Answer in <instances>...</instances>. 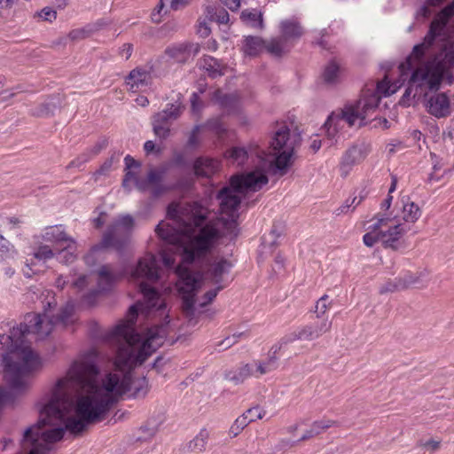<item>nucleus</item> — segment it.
<instances>
[{
	"instance_id": "72a5a7b5",
	"label": "nucleus",
	"mask_w": 454,
	"mask_h": 454,
	"mask_svg": "<svg viewBox=\"0 0 454 454\" xmlns=\"http://www.w3.org/2000/svg\"><path fill=\"white\" fill-rule=\"evenodd\" d=\"M333 301L327 294L321 296L315 304L313 312L317 318H324L325 314L332 308Z\"/></svg>"
},
{
	"instance_id": "5701e85b",
	"label": "nucleus",
	"mask_w": 454,
	"mask_h": 454,
	"mask_svg": "<svg viewBox=\"0 0 454 454\" xmlns=\"http://www.w3.org/2000/svg\"><path fill=\"white\" fill-rule=\"evenodd\" d=\"M182 109L180 105L171 104L166 109L155 114L153 121L170 126L171 122L180 116Z\"/></svg>"
},
{
	"instance_id": "09e8293b",
	"label": "nucleus",
	"mask_w": 454,
	"mask_h": 454,
	"mask_svg": "<svg viewBox=\"0 0 454 454\" xmlns=\"http://www.w3.org/2000/svg\"><path fill=\"white\" fill-rule=\"evenodd\" d=\"M403 290V285L399 283V278L394 281H387L380 288V294L394 293Z\"/></svg>"
},
{
	"instance_id": "dca6fc26",
	"label": "nucleus",
	"mask_w": 454,
	"mask_h": 454,
	"mask_svg": "<svg viewBox=\"0 0 454 454\" xmlns=\"http://www.w3.org/2000/svg\"><path fill=\"white\" fill-rule=\"evenodd\" d=\"M401 86V83H390L386 76L382 81L379 82L375 88H365L363 90L362 97L360 99L367 100L372 96H375L378 98L377 106L380 101L382 96L387 97L394 94L397 89Z\"/></svg>"
},
{
	"instance_id": "4c0bfd02",
	"label": "nucleus",
	"mask_w": 454,
	"mask_h": 454,
	"mask_svg": "<svg viewBox=\"0 0 454 454\" xmlns=\"http://www.w3.org/2000/svg\"><path fill=\"white\" fill-rule=\"evenodd\" d=\"M56 108L57 104L53 102L52 99H51L41 104L36 108L31 110V115L36 117L48 116L51 114Z\"/></svg>"
},
{
	"instance_id": "603ef678",
	"label": "nucleus",
	"mask_w": 454,
	"mask_h": 454,
	"mask_svg": "<svg viewBox=\"0 0 454 454\" xmlns=\"http://www.w3.org/2000/svg\"><path fill=\"white\" fill-rule=\"evenodd\" d=\"M54 255L52 249L49 246H41L35 253V257L39 260H47L52 258Z\"/></svg>"
},
{
	"instance_id": "052dcab7",
	"label": "nucleus",
	"mask_w": 454,
	"mask_h": 454,
	"mask_svg": "<svg viewBox=\"0 0 454 454\" xmlns=\"http://www.w3.org/2000/svg\"><path fill=\"white\" fill-rule=\"evenodd\" d=\"M136 180H137L136 174L132 172L130 169H126V173L122 181L123 187L129 188V184L136 183Z\"/></svg>"
},
{
	"instance_id": "774afa93",
	"label": "nucleus",
	"mask_w": 454,
	"mask_h": 454,
	"mask_svg": "<svg viewBox=\"0 0 454 454\" xmlns=\"http://www.w3.org/2000/svg\"><path fill=\"white\" fill-rule=\"evenodd\" d=\"M124 160H125L126 169H130L132 168L139 167V163L129 155H127L125 157Z\"/></svg>"
},
{
	"instance_id": "de8ad7c7",
	"label": "nucleus",
	"mask_w": 454,
	"mask_h": 454,
	"mask_svg": "<svg viewBox=\"0 0 454 454\" xmlns=\"http://www.w3.org/2000/svg\"><path fill=\"white\" fill-rule=\"evenodd\" d=\"M118 160V156L112 155L110 158L105 160V162L100 166V168L95 171L93 174L95 179L97 180L99 176L106 175L112 168L114 161Z\"/></svg>"
},
{
	"instance_id": "b1692460",
	"label": "nucleus",
	"mask_w": 454,
	"mask_h": 454,
	"mask_svg": "<svg viewBox=\"0 0 454 454\" xmlns=\"http://www.w3.org/2000/svg\"><path fill=\"white\" fill-rule=\"evenodd\" d=\"M231 263L226 259L215 262L208 270V275L215 285H221L224 274L229 273Z\"/></svg>"
},
{
	"instance_id": "f704fd0d",
	"label": "nucleus",
	"mask_w": 454,
	"mask_h": 454,
	"mask_svg": "<svg viewBox=\"0 0 454 454\" xmlns=\"http://www.w3.org/2000/svg\"><path fill=\"white\" fill-rule=\"evenodd\" d=\"M338 426V422L333 419H323L320 420L314 421L310 426L312 434L315 436L326 431L328 428Z\"/></svg>"
},
{
	"instance_id": "4d7b16f0",
	"label": "nucleus",
	"mask_w": 454,
	"mask_h": 454,
	"mask_svg": "<svg viewBox=\"0 0 454 454\" xmlns=\"http://www.w3.org/2000/svg\"><path fill=\"white\" fill-rule=\"evenodd\" d=\"M89 31L84 28H77L69 32L68 37L72 41L82 40L89 36Z\"/></svg>"
},
{
	"instance_id": "e2e57ef3",
	"label": "nucleus",
	"mask_w": 454,
	"mask_h": 454,
	"mask_svg": "<svg viewBox=\"0 0 454 454\" xmlns=\"http://www.w3.org/2000/svg\"><path fill=\"white\" fill-rule=\"evenodd\" d=\"M192 0H170V6L173 10H179L189 4Z\"/></svg>"
},
{
	"instance_id": "e433bc0d",
	"label": "nucleus",
	"mask_w": 454,
	"mask_h": 454,
	"mask_svg": "<svg viewBox=\"0 0 454 454\" xmlns=\"http://www.w3.org/2000/svg\"><path fill=\"white\" fill-rule=\"evenodd\" d=\"M371 231L364 234L363 237V240L365 246L372 247L377 242L381 243V238L380 235V231L378 230V218L376 217V222L370 226Z\"/></svg>"
},
{
	"instance_id": "423d86ee",
	"label": "nucleus",
	"mask_w": 454,
	"mask_h": 454,
	"mask_svg": "<svg viewBox=\"0 0 454 454\" xmlns=\"http://www.w3.org/2000/svg\"><path fill=\"white\" fill-rule=\"evenodd\" d=\"M378 98L372 96L367 100L359 99L355 104L347 105L342 109L333 112L324 127L329 140H336L339 133L346 127L354 126L356 121L362 126L377 108Z\"/></svg>"
},
{
	"instance_id": "473e14b6",
	"label": "nucleus",
	"mask_w": 454,
	"mask_h": 454,
	"mask_svg": "<svg viewBox=\"0 0 454 454\" xmlns=\"http://www.w3.org/2000/svg\"><path fill=\"white\" fill-rule=\"evenodd\" d=\"M209 437L207 429H201L200 433L188 443V449L196 453H201L205 450Z\"/></svg>"
},
{
	"instance_id": "9b49d317",
	"label": "nucleus",
	"mask_w": 454,
	"mask_h": 454,
	"mask_svg": "<svg viewBox=\"0 0 454 454\" xmlns=\"http://www.w3.org/2000/svg\"><path fill=\"white\" fill-rule=\"evenodd\" d=\"M370 152V145L365 143L354 144L350 146L341 158L340 168L342 175H348L350 168L364 160Z\"/></svg>"
},
{
	"instance_id": "a211bd4d",
	"label": "nucleus",
	"mask_w": 454,
	"mask_h": 454,
	"mask_svg": "<svg viewBox=\"0 0 454 454\" xmlns=\"http://www.w3.org/2000/svg\"><path fill=\"white\" fill-rule=\"evenodd\" d=\"M220 167V162L212 158L200 157L193 164L194 173L198 176L210 177Z\"/></svg>"
},
{
	"instance_id": "4468645a",
	"label": "nucleus",
	"mask_w": 454,
	"mask_h": 454,
	"mask_svg": "<svg viewBox=\"0 0 454 454\" xmlns=\"http://www.w3.org/2000/svg\"><path fill=\"white\" fill-rule=\"evenodd\" d=\"M42 238L44 241L55 243L59 247L67 244V249H74V239L66 233L62 225L46 227Z\"/></svg>"
},
{
	"instance_id": "6e6552de",
	"label": "nucleus",
	"mask_w": 454,
	"mask_h": 454,
	"mask_svg": "<svg viewBox=\"0 0 454 454\" xmlns=\"http://www.w3.org/2000/svg\"><path fill=\"white\" fill-rule=\"evenodd\" d=\"M134 220L130 215H123L111 224L103 236L102 246L122 252L129 241Z\"/></svg>"
},
{
	"instance_id": "aec40b11",
	"label": "nucleus",
	"mask_w": 454,
	"mask_h": 454,
	"mask_svg": "<svg viewBox=\"0 0 454 454\" xmlns=\"http://www.w3.org/2000/svg\"><path fill=\"white\" fill-rule=\"evenodd\" d=\"M150 74L144 69H133L126 78V83L129 86V90L136 92L143 87L147 86Z\"/></svg>"
},
{
	"instance_id": "9d476101",
	"label": "nucleus",
	"mask_w": 454,
	"mask_h": 454,
	"mask_svg": "<svg viewBox=\"0 0 454 454\" xmlns=\"http://www.w3.org/2000/svg\"><path fill=\"white\" fill-rule=\"evenodd\" d=\"M332 321L328 317H324L321 321L311 325H306L302 327L291 332L282 337V343H292L296 340H313L318 339L323 334L330 332Z\"/></svg>"
},
{
	"instance_id": "13d9d810",
	"label": "nucleus",
	"mask_w": 454,
	"mask_h": 454,
	"mask_svg": "<svg viewBox=\"0 0 454 454\" xmlns=\"http://www.w3.org/2000/svg\"><path fill=\"white\" fill-rule=\"evenodd\" d=\"M200 126L199 125H196L192 132H191V135L188 138V141H187V145L190 146V147H195L199 145V133H200Z\"/></svg>"
},
{
	"instance_id": "680f3d73",
	"label": "nucleus",
	"mask_w": 454,
	"mask_h": 454,
	"mask_svg": "<svg viewBox=\"0 0 454 454\" xmlns=\"http://www.w3.org/2000/svg\"><path fill=\"white\" fill-rule=\"evenodd\" d=\"M160 259L167 268H172L176 262L175 257L166 253L160 254Z\"/></svg>"
},
{
	"instance_id": "79ce46f5",
	"label": "nucleus",
	"mask_w": 454,
	"mask_h": 454,
	"mask_svg": "<svg viewBox=\"0 0 454 454\" xmlns=\"http://www.w3.org/2000/svg\"><path fill=\"white\" fill-rule=\"evenodd\" d=\"M92 158H94L93 154L89 148H87L83 153L78 155L74 160H73L67 166V168H79L82 164L90 161Z\"/></svg>"
},
{
	"instance_id": "c03bdc74",
	"label": "nucleus",
	"mask_w": 454,
	"mask_h": 454,
	"mask_svg": "<svg viewBox=\"0 0 454 454\" xmlns=\"http://www.w3.org/2000/svg\"><path fill=\"white\" fill-rule=\"evenodd\" d=\"M205 126L219 137H222L226 131L221 119L218 117L208 120Z\"/></svg>"
},
{
	"instance_id": "6e6d98bb",
	"label": "nucleus",
	"mask_w": 454,
	"mask_h": 454,
	"mask_svg": "<svg viewBox=\"0 0 454 454\" xmlns=\"http://www.w3.org/2000/svg\"><path fill=\"white\" fill-rule=\"evenodd\" d=\"M108 145V140L106 137H102L99 140H98L95 145L91 147H90V151L91 152V154L93 156H97L103 149L106 148Z\"/></svg>"
},
{
	"instance_id": "39448f33",
	"label": "nucleus",
	"mask_w": 454,
	"mask_h": 454,
	"mask_svg": "<svg viewBox=\"0 0 454 454\" xmlns=\"http://www.w3.org/2000/svg\"><path fill=\"white\" fill-rule=\"evenodd\" d=\"M48 400L49 395L43 400L38 422L27 428L23 434L21 444L27 454H50L53 450V444L60 441L65 430H67L66 416L59 418L46 412Z\"/></svg>"
},
{
	"instance_id": "37998d69",
	"label": "nucleus",
	"mask_w": 454,
	"mask_h": 454,
	"mask_svg": "<svg viewBox=\"0 0 454 454\" xmlns=\"http://www.w3.org/2000/svg\"><path fill=\"white\" fill-rule=\"evenodd\" d=\"M446 0H426L425 4L418 12V14L423 16L424 18H427L430 16L433 12L431 8L440 6Z\"/></svg>"
},
{
	"instance_id": "58836bf2",
	"label": "nucleus",
	"mask_w": 454,
	"mask_h": 454,
	"mask_svg": "<svg viewBox=\"0 0 454 454\" xmlns=\"http://www.w3.org/2000/svg\"><path fill=\"white\" fill-rule=\"evenodd\" d=\"M265 414L266 411L263 409L259 406H254L247 410L241 416L246 417V419L248 420L250 424L256 419H262Z\"/></svg>"
},
{
	"instance_id": "ddd939ff",
	"label": "nucleus",
	"mask_w": 454,
	"mask_h": 454,
	"mask_svg": "<svg viewBox=\"0 0 454 454\" xmlns=\"http://www.w3.org/2000/svg\"><path fill=\"white\" fill-rule=\"evenodd\" d=\"M254 155L262 159L264 152L257 145H250L247 149L245 147H232L225 153V157L238 166L244 165L247 159Z\"/></svg>"
},
{
	"instance_id": "3c124183",
	"label": "nucleus",
	"mask_w": 454,
	"mask_h": 454,
	"mask_svg": "<svg viewBox=\"0 0 454 454\" xmlns=\"http://www.w3.org/2000/svg\"><path fill=\"white\" fill-rule=\"evenodd\" d=\"M242 336H245L244 333H235L231 336L225 338L223 340L220 341L217 346L219 348H220V350H225V349L231 348V346H233L235 343H237L239 339Z\"/></svg>"
},
{
	"instance_id": "393cba45",
	"label": "nucleus",
	"mask_w": 454,
	"mask_h": 454,
	"mask_svg": "<svg viewBox=\"0 0 454 454\" xmlns=\"http://www.w3.org/2000/svg\"><path fill=\"white\" fill-rule=\"evenodd\" d=\"M165 173V168H154L148 172L147 181L148 184L153 187V196H159L167 190L166 187L161 184Z\"/></svg>"
},
{
	"instance_id": "c85d7f7f",
	"label": "nucleus",
	"mask_w": 454,
	"mask_h": 454,
	"mask_svg": "<svg viewBox=\"0 0 454 454\" xmlns=\"http://www.w3.org/2000/svg\"><path fill=\"white\" fill-rule=\"evenodd\" d=\"M213 100L228 113L233 111L238 105V98L232 94H224L217 90L214 92Z\"/></svg>"
},
{
	"instance_id": "6ab92c4d",
	"label": "nucleus",
	"mask_w": 454,
	"mask_h": 454,
	"mask_svg": "<svg viewBox=\"0 0 454 454\" xmlns=\"http://www.w3.org/2000/svg\"><path fill=\"white\" fill-rule=\"evenodd\" d=\"M343 67L335 59H331L325 67L322 78L325 83L335 85L341 81Z\"/></svg>"
},
{
	"instance_id": "ea45409f",
	"label": "nucleus",
	"mask_w": 454,
	"mask_h": 454,
	"mask_svg": "<svg viewBox=\"0 0 454 454\" xmlns=\"http://www.w3.org/2000/svg\"><path fill=\"white\" fill-rule=\"evenodd\" d=\"M62 247H63V248L60 250L59 254V260L61 262H64L67 264L73 262L76 258V254H75L76 242L74 241V249H67V244Z\"/></svg>"
},
{
	"instance_id": "7c9ffc66",
	"label": "nucleus",
	"mask_w": 454,
	"mask_h": 454,
	"mask_svg": "<svg viewBox=\"0 0 454 454\" xmlns=\"http://www.w3.org/2000/svg\"><path fill=\"white\" fill-rule=\"evenodd\" d=\"M265 41L259 36H247L244 40L243 51L249 56H256L264 50Z\"/></svg>"
},
{
	"instance_id": "f03ea898",
	"label": "nucleus",
	"mask_w": 454,
	"mask_h": 454,
	"mask_svg": "<svg viewBox=\"0 0 454 454\" xmlns=\"http://www.w3.org/2000/svg\"><path fill=\"white\" fill-rule=\"evenodd\" d=\"M268 183V177L259 170L233 176L230 186L217 193L219 216L208 219V210L198 202L168 207V221L160 222L155 229L158 236L176 247L181 263L176 267V287L186 317L194 316V297L200 284V275L192 271L187 264L205 257L217 241L227 236L238 235L239 194L256 192Z\"/></svg>"
},
{
	"instance_id": "1a4fd4ad",
	"label": "nucleus",
	"mask_w": 454,
	"mask_h": 454,
	"mask_svg": "<svg viewBox=\"0 0 454 454\" xmlns=\"http://www.w3.org/2000/svg\"><path fill=\"white\" fill-rule=\"evenodd\" d=\"M377 218L382 246L394 250L400 248L401 239L410 228L401 223L395 217H387L379 214Z\"/></svg>"
},
{
	"instance_id": "0e129e2a",
	"label": "nucleus",
	"mask_w": 454,
	"mask_h": 454,
	"mask_svg": "<svg viewBox=\"0 0 454 454\" xmlns=\"http://www.w3.org/2000/svg\"><path fill=\"white\" fill-rule=\"evenodd\" d=\"M231 11H237L240 6V0H221Z\"/></svg>"
},
{
	"instance_id": "8fccbe9b",
	"label": "nucleus",
	"mask_w": 454,
	"mask_h": 454,
	"mask_svg": "<svg viewBox=\"0 0 454 454\" xmlns=\"http://www.w3.org/2000/svg\"><path fill=\"white\" fill-rule=\"evenodd\" d=\"M170 126L153 121V129L156 137L166 139L170 135Z\"/></svg>"
},
{
	"instance_id": "bb28decb",
	"label": "nucleus",
	"mask_w": 454,
	"mask_h": 454,
	"mask_svg": "<svg viewBox=\"0 0 454 454\" xmlns=\"http://www.w3.org/2000/svg\"><path fill=\"white\" fill-rule=\"evenodd\" d=\"M121 278L120 273H114L108 265H104L98 271V288L100 291L108 290Z\"/></svg>"
},
{
	"instance_id": "2f4dec72",
	"label": "nucleus",
	"mask_w": 454,
	"mask_h": 454,
	"mask_svg": "<svg viewBox=\"0 0 454 454\" xmlns=\"http://www.w3.org/2000/svg\"><path fill=\"white\" fill-rule=\"evenodd\" d=\"M206 13L210 20L218 24H228L230 20L228 12L221 6L208 5L206 7Z\"/></svg>"
},
{
	"instance_id": "4be33fe9",
	"label": "nucleus",
	"mask_w": 454,
	"mask_h": 454,
	"mask_svg": "<svg viewBox=\"0 0 454 454\" xmlns=\"http://www.w3.org/2000/svg\"><path fill=\"white\" fill-rule=\"evenodd\" d=\"M292 46V43H290L283 36L279 35L270 39L268 43L265 42L264 49L270 55L280 58L288 52Z\"/></svg>"
},
{
	"instance_id": "a878e982",
	"label": "nucleus",
	"mask_w": 454,
	"mask_h": 454,
	"mask_svg": "<svg viewBox=\"0 0 454 454\" xmlns=\"http://www.w3.org/2000/svg\"><path fill=\"white\" fill-rule=\"evenodd\" d=\"M201 67L206 70L208 76L215 79L224 74V66L211 56H204L201 59Z\"/></svg>"
},
{
	"instance_id": "a18cd8bd",
	"label": "nucleus",
	"mask_w": 454,
	"mask_h": 454,
	"mask_svg": "<svg viewBox=\"0 0 454 454\" xmlns=\"http://www.w3.org/2000/svg\"><path fill=\"white\" fill-rule=\"evenodd\" d=\"M170 2V0H160L156 7L153 9L151 17L152 20L155 23H160L162 20V17L167 13V10L165 8V3Z\"/></svg>"
},
{
	"instance_id": "0eeeda50",
	"label": "nucleus",
	"mask_w": 454,
	"mask_h": 454,
	"mask_svg": "<svg viewBox=\"0 0 454 454\" xmlns=\"http://www.w3.org/2000/svg\"><path fill=\"white\" fill-rule=\"evenodd\" d=\"M300 143V136L291 133L289 128L282 125L276 130L270 143V150L275 156V167L284 175L290 165L295 147Z\"/></svg>"
},
{
	"instance_id": "f257e3e1",
	"label": "nucleus",
	"mask_w": 454,
	"mask_h": 454,
	"mask_svg": "<svg viewBox=\"0 0 454 454\" xmlns=\"http://www.w3.org/2000/svg\"><path fill=\"white\" fill-rule=\"evenodd\" d=\"M159 272L158 259L153 254L142 257L131 271L130 278L140 281L138 287L143 301L132 305L128 319L121 320L109 333V339L118 346L114 362L118 372L107 373L98 384L97 355L92 351L74 362L49 394L46 412L59 418L66 416V428L71 434L77 435L90 424L101 421L123 395L140 399L148 394L146 379L132 378L130 370L142 364L163 344L168 321L148 328L143 335L137 333L134 326L139 311L146 316L156 314L168 317L162 295L151 286L159 279Z\"/></svg>"
},
{
	"instance_id": "bf43d9fd",
	"label": "nucleus",
	"mask_w": 454,
	"mask_h": 454,
	"mask_svg": "<svg viewBox=\"0 0 454 454\" xmlns=\"http://www.w3.org/2000/svg\"><path fill=\"white\" fill-rule=\"evenodd\" d=\"M39 16L43 18L44 20L52 21L56 19L57 12L50 8V7H44L39 13Z\"/></svg>"
},
{
	"instance_id": "f3484780",
	"label": "nucleus",
	"mask_w": 454,
	"mask_h": 454,
	"mask_svg": "<svg viewBox=\"0 0 454 454\" xmlns=\"http://www.w3.org/2000/svg\"><path fill=\"white\" fill-rule=\"evenodd\" d=\"M279 32L281 36L293 44L302 36L304 29L298 19L291 18L279 23Z\"/></svg>"
},
{
	"instance_id": "5fc2aeb1",
	"label": "nucleus",
	"mask_w": 454,
	"mask_h": 454,
	"mask_svg": "<svg viewBox=\"0 0 454 454\" xmlns=\"http://www.w3.org/2000/svg\"><path fill=\"white\" fill-rule=\"evenodd\" d=\"M224 288L223 285H217V287L212 290L207 291L205 295V301L200 303V307L206 306L207 303L211 302L217 295L218 292Z\"/></svg>"
},
{
	"instance_id": "20e7f679",
	"label": "nucleus",
	"mask_w": 454,
	"mask_h": 454,
	"mask_svg": "<svg viewBox=\"0 0 454 454\" xmlns=\"http://www.w3.org/2000/svg\"><path fill=\"white\" fill-rule=\"evenodd\" d=\"M49 309L43 313H28L20 326L12 327L9 334H0V350L4 351L2 361L4 365V377L12 390L21 392L31 384L33 373L37 371L42 362L28 345L27 335H35L36 340H43L53 330L54 326H67L74 322V306L67 302L57 315L51 312L52 302H47Z\"/></svg>"
},
{
	"instance_id": "49530a36",
	"label": "nucleus",
	"mask_w": 454,
	"mask_h": 454,
	"mask_svg": "<svg viewBox=\"0 0 454 454\" xmlns=\"http://www.w3.org/2000/svg\"><path fill=\"white\" fill-rule=\"evenodd\" d=\"M247 425H249V421L246 419V417L239 416L231 425L229 433L236 437Z\"/></svg>"
},
{
	"instance_id": "2eb2a0df",
	"label": "nucleus",
	"mask_w": 454,
	"mask_h": 454,
	"mask_svg": "<svg viewBox=\"0 0 454 454\" xmlns=\"http://www.w3.org/2000/svg\"><path fill=\"white\" fill-rule=\"evenodd\" d=\"M200 50L198 43H182L166 50V53L178 63H184L190 58L197 55Z\"/></svg>"
},
{
	"instance_id": "7ed1b4c3",
	"label": "nucleus",
	"mask_w": 454,
	"mask_h": 454,
	"mask_svg": "<svg viewBox=\"0 0 454 454\" xmlns=\"http://www.w3.org/2000/svg\"><path fill=\"white\" fill-rule=\"evenodd\" d=\"M454 4L445 6L432 20L423 41L416 44L406 62L399 66L401 76L407 77L405 68L413 69L402 100L424 95L427 113L438 119L451 114L450 100L445 92H437L444 74L454 67V45L440 38L451 18Z\"/></svg>"
},
{
	"instance_id": "864d4df0",
	"label": "nucleus",
	"mask_w": 454,
	"mask_h": 454,
	"mask_svg": "<svg viewBox=\"0 0 454 454\" xmlns=\"http://www.w3.org/2000/svg\"><path fill=\"white\" fill-rule=\"evenodd\" d=\"M396 184H397V178H396V176H393L391 185L388 190V195L384 200V201L381 203V208L387 210L391 207L393 197L390 195V193H392L395 190Z\"/></svg>"
},
{
	"instance_id": "69168bd1",
	"label": "nucleus",
	"mask_w": 454,
	"mask_h": 454,
	"mask_svg": "<svg viewBox=\"0 0 454 454\" xmlns=\"http://www.w3.org/2000/svg\"><path fill=\"white\" fill-rule=\"evenodd\" d=\"M133 51V46L129 43L123 44L122 48L120 51V54L125 58V59H129Z\"/></svg>"
},
{
	"instance_id": "338daca9",
	"label": "nucleus",
	"mask_w": 454,
	"mask_h": 454,
	"mask_svg": "<svg viewBox=\"0 0 454 454\" xmlns=\"http://www.w3.org/2000/svg\"><path fill=\"white\" fill-rule=\"evenodd\" d=\"M135 184H136V187L141 192L146 191L148 189V187L151 186L148 184L147 178L146 179L137 178V180H136Z\"/></svg>"
},
{
	"instance_id": "a19ab883",
	"label": "nucleus",
	"mask_w": 454,
	"mask_h": 454,
	"mask_svg": "<svg viewBox=\"0 0 454 454\" xmlns=\"http://www.w3.org/2000/svg\"><path fill=\"white\" fill-rule=\"evenodd\" d=\"M422 273L411 274L408 273L403 278H399V283L403 285V289L417 286L421 283Z\"/></svg>"
},
{
	"instance_id": "412c9836",
	"label": "nucleus",
	"mask_w": 454,
	"mask_h": 454,
	"mask_svg": "<svg viewBox=\"0 0 454 454\" xmlns=\"http://www.w3.org/2000/svg\"><path fill=\"white\" fill-rule=\"evenodd\" d=\"M402 204V219L406 223H414L421 215V210L419 207L410 201V198L403 196L401 199Z\"/></svg>"
},
{
	"instance_id": "c756f323",
	"label": "nucleus",
	"mask_w": 454,
	"mask_h": 454,
	"mask_svg": "<svg viewBox=\"0 0 454 454\" xmlns=\"http://www.w3.org/2000/svg\"><path fill=\"white\" fill-rule=\"evenodd\" d=\"M241 20L254 28H263L262 13L257 9H246L240 14Z\"/></svg>"
},
{
	"instance_id": "f8f14e48",
	"label": "nucleus",
	"mask_w": 454,
	"mask_h": 454,
	"mask_svg": "<svg viewBox=\"0 0 454 454\" xmlns=\"http://www.w3.org/2000/svg\"><path fill=\"white\" fill-rule=\"evenodd\" d=\"M288 343H282L280 340L273 345L268 352V356L265 360H257L254 362L255 370H254V377L260 376L275 371L278 368V353L282 350Z\"/></svg>"
},
{
	"instance_id": "cd10ccee",
	"label": "nucleus",
	"mask_w": 454,
	"mask_h": 454,
	"mask_svg": "<svg viewBox=\"0 0 454 454\" xmlns=\"http://www.w3.org/2000/svg\"><path fill=\"white\" fill-rule=\"evenodd\" d=\"M250 376H254V372L252 365L249 364H246L236 370L229 371L225 374V378L236 385L243 383Z\"/></svg>"
},
{
	"instance_id": "c9c22d12",
	"label": "nucleus",
	"mask_w": 454,
	"mask_h": 454,
	"mask_svg": "<svg viewBox=\"0 0 454 454\" xmlns=\"http://www.w3.org/2000/svg\"><path fill=\"white\" fill-rule=\"evenodd\" d=\"M161 423L160 418H150L141 427L140 430L145 434V438H151L156 434Z\"/></svg>"
}]
</instances>
